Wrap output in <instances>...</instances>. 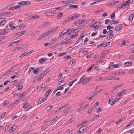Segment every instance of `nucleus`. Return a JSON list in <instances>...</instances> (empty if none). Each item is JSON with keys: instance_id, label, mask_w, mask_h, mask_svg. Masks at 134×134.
Segmentation results:
<instances>
[{"instance_id": "1", "label": "nucleus", "mask_w": 134, "mask_h": 134, "mask_svg": "<svg viewBox=\"0 0 134 134\" xmlns=\"http://www.w3.org/2000/svg\"><path fill=\"white\" fill-rule=\"evenodd\" d=\"M31 2L30 1H27L20 2L18 3V4L21 5H24L29 4Z\"/></svg>"}, {"instance_id": "2", "label": "nucleus", "mask_w": 134, "mask_h": 134, "mask_svg": "<svg viewBox=\"0 0 134 134\" xmlns=\"http://www.w3.org/2000/svg\"><path fill=\"white\" fill-rule=\"evenodd\" d=\"M14 13H12L10 12H3L0 13V16H7V15H12L14 14Z\"/></svg>"}, {"instance_id": "3", "label": "nucleus", "mask_w": 134, "mask_h": 134, "mask_svg": "<svg viewBox=\"0 0 134 134\" xmlns=\"http://www.w3.org/2000/svg\"><path fill=\"white\" fill-rule=\"evenodd\" d=\"M23 108H25L26 110H28L30 109L31 106L28 103H25L24 105Z\"/></svg>"}, {"instance_id": "4", "label": "nucleus", "mask_w": 134, "mask_h": 134, "mask_svg": "<svg viewBox=\"0 0 134 134\" xmlns=\"http://www.w3.org/2000/svg\"><path fill=\"white\" fill-rule=\"evenodd\" d=\"M123 25L122 24H119L115 28V30L116 31H119L122 28Z\"/></svg>"}, {"instance_id": "5", "label": "nucleus", "mask_w": 134, "mask_h": 134, "mask_svg": "<svg viewBox=\"0 0 134 134\" xmlns=\"http://www.w3.org/2000/svg\"><path fill=\"white\" fill-rule=\"evenodd\" d=\"M81 77H83L82 78V83L83 84H86L90 81V79L87 78L85 76H83Z\"/></svg>"}, {"instance_id": "6", "label": "nucleus", "mask_w": 134, "mask_h": 134, "mask_svg": "<svg viewBox=\"0 0 134 134\" xmlns=\"http://www.w3.org/2000/svg\"><path fill=\"white\" fill-rule=\"evenodd\" d=\"M56 13L52 12H47L45 13V14L47 16H52L56 14Z\"/></svg>"}, {"instance_id": "7", "label": "nucleus", "mask_w": 134, "mask_h": 134, "mask_svg": "<svg viewBox=\"0 0 134 134\" xmlns=\"http://www.w3.org/2000/svg\"><path fill=\"white\" fill-rule=\"evenodd\" d=\"M17 126L16 125H13V126L9 130V132L11 133L13 131L16 129Z\"/></svg>"}, {"instance_id": "8", "label": "nucleus", "mask_w": 134, "mask_h": 134, "mask_svg": "<svg viewBox=\"0 0 134 134\" xmlns=\"http://www.w3.org/2000/svg\"><path fill=\"white\" fill-rule=\"evenodd\" d=\"M88 127V125H87L85 126H83L81 127L80 128V130H81V131L82 132L87 128Z\"/></svg>"}, {"instance_id": "9", "label": "nucleus", "mask_w": 134, "mask_h": 134, "mask_svg": "<svg viewBox=\"0 0 134 134\" xmlns=\"http://www.w3.org/2000/svg\"><path fill=\"white\" fill-rule=\"evenodd\" d=\"M74 2L75 1H74V0H67L63 1V2L65 4L72 3Z\"/></svg>"}, {"instance_id": "10", "label": "nucleus", "mask_w": 134, "mask_h": 134, "mask_svg": "<svg viewBox=\"0 0 134 134\" xmlns=\"http://www.w3.org/2000/svg\"><path fill=\"white\" fill-rule=\"evenodd\" d=\"M46 34H45V33H44V34H42V35H41L40 37H38L37 38V41H39V40H41L42 39L44 38V37H46Z\"/></svg>"}, {"instance_id": "11", "label": "nucleus", "mask_w": 134, "mask_h": 134, "mask_svg": "<svg viewBox=\"0 0 134 134\" xmlns=\"http://www.w3.org/2000/svg\"><path fill=\"white\" fill-rule=\"evenodd\" d=\"M47 60V59H45L44 58H40L39 59V62L40 63L42 64L45 62Z\"/></svg>"}, {"instance_id": "12", "label": "nucleus", "mask_w": 134, "mask_h": 134, "mask_svg": "<svg viewBox=\"0 0 134 134\" xmlns=\"http://www.w3.org/2000/svg\"><path fill=\"white\" fill-rule=\"evenodd\" d=\"M113 31L112 30H110L108 31L107 34L109 36H110L112 38L113 37Z\"/></svg>"}, {"instance_id": "13", "label": "nucleus", "mask_w": 134, "mask_h": 134, "mask_svg": "<svg viewBox=\"0 0 134 134\" xmlns=\"http://www.w3.org/2000/svg\"><path fill=\"white\" fill-rule=\"evenodd\" d=\"M68 38V37L66 38V39H67V40L65 41H64V44H68V43H71V39L70 38Z\"/></svg>"}, {"instance_id": "14", "label": "nucleus", "mask_w": 134, "mask_h": 134, "mask_svg": "<svg viewBox=\"0 0 134 134\" xmlns=\"http://www.w3.org/2000/svg\"><path fill=\"white\" fill-rule=\"evenodd\" d=\"M134 17L133 14H132L130 15L129 18V19L130 21L132 22V21Z\"/></svg>"}, {"instance_id": "15", "label": "nucleus", "mask_w": 134, "mask_h": 134, "mask_svg": "<svg viewBox=\"0 0 134 134\" xmlns=\"http://www.w3.org/2000/svg\"><path fill=\"white\" fill-rule=\"evenodd\" d=\"M132 64V63L130 62H125L124 63V65L126 66H129L131 65Z\"/></svg>"}, {"instance_id": "16", "label": "nucleus", "mask_w": 134, "mask_h": 134, "mask_svg": "<svg viewBox=\"0 0 134 134\" xmlns=\"http://www.w3.org/2000/svg\"><path fill=\"white\" fill-rule=\"evenodd\" d=\"M125 92V90H121L118 94V96H121Z\"/></svg>"}, {"instance_id": "17", "label": "nucleus", "mask_w": 134, "mask_h": 134, "mask_svg": "<svg viewBox=\"0 0 134 134\" xmlns=\"http://www.w3.org/2000/svg\"><path fill=\"white\" fill-rule=\"evenodd\" d=\"M113 76H108L107 77H105L104 78V80H111L113 79Z\"/></svg>"}, {"instance_id": "18", "label": "nucleus", "mask_w": 134, "mask_h": 134, "mask_svg": "<svg viewBox=\"0 0 134 134\" xmlns=\"http://www.w3.org/2000/svg\"><path fill=\"white\" fill-rule=\"evenodd\" d=\"M28 54H29V53L28 52H24L20 55V58H23L25 56L27 55Z\"/></svg>"}, {"instance_id": "19", "label": "nucleus", "mask_w": 134, "mask_h": 134, "mask_svg": "<svg viewBox=\"0 0 134 134\" xmlns=\"http://www.w3.org/2000/svg\"><path fill=\"white\" fill-rule=\"evenodd\" d=\"M39 70V68L38 67L33 71V73L35 74H37L38 73Z\"/></svg>"}, {"instance_id": "20", "label": "nucleus", "mask_w": 134, "mask_h": 134, "mask_svg": "<svg viewBox=\"0 0 134 134\" xmlns=\"http://www.w3.org/2000/svg\"><path fill=\"white\" fill-rule=\"evenodd\" d=\"M97 57V54L95 53H93L90 55V58H93Z\"/></svg>"}, {"instance_id": "21", "label": "nucleus", "mask_w": 134, "mask_h": 134, "mask_svg": "<svg viewBox=\"0 0 134 134\" xmlns=\"http://www.w3.org/2000/svg\"><path fill=\"white\" fill-rule=\"evenodd\" d=\"M68 53V52H64L63 53H61L59 54L58 55V57H61L62 56Z\"/></svg>"}, {"instance_id": "22", "label": "nucleus", "mask_w": 134, "mask_h": 134, "mask_svg": "<svg viewBox=\"0 0 134 134\" xmlns=\"http://www.w3.org/2000/svg\"><path fill=\"white\" fill-rule=\"evenodd\" d=\"M70 5L71 8H77L78 7V6L76 5H72V4H70Z\"/></svg>"}, {"instance_id": "23", "label": "nucleus", "mask_w": 134, "mask_h": 134, "mask_svg": "<svg viewBox=\"0 0 134 134\" xmlns=\"http://www.w3.org/2000/svg\"><path fill=\"white\" fill-rule=\"evenodd\" d=\"M19 64H18L15 66L13 68L11 69V70H15L19 68Z\"/></svg>"}, {"instance_id": "24", "label": "nucleus", "mask_w": 134, "mask_h": 134, "mask_svg": "<svg viewBox=\"0 0 134 134\" xmlns=\"http://www.w3.org/2000/svg\"><path fill=\"white\" fill-rule=\"evenodd\" d=\"M44 101V100L43 98H39L38 100V104H40L42 103V102Z\"/></svg>"}, {"instance_id": "25", "label": "nucleus", "mask_w": 134, "mask_h": 134, "mask_svg": "<svg viewBox=\"0 0 134 134\" xmlns=\"http://www.w3.org/2000/svg\"><path fill=\"white\" fill-rule=\"evenodd\" d=\"M71 58V57L70 56H65L64 57V59L65 60V61L67 60V59H69Z\"/></svg>"}, {"instance_id": "26", "label": "nucleus", "mask_w": 134, "mask_h": 134, "mask_svg": "<svg viewBox=\"0 0 134 134\" xmlns=\"http://www.w3.org/2000/svg\"><path fill=\"white\" fill-rule=\"evenodd\" d=\"M39 18V16L38 15H35L33 16H31L30 17V19H34L38 18Z\"/></svg>"}, {"instance_id": "27", "label": "nucleus", "mask_w": 134, "mask_h": 134, "mask_svg": "<svg viewBox=\"0 0 134 134\" xmlns=\"http://www.w3.org/2000/svg\"><path fill=\"white\" fill-rule=\"evenodd\" d=\"M49 69H47L46 70L44 71L43 72V74L44 75H45L47 73H48L49 71Z\"/></svg>"}, {"instance_id": "28", "label": "nucleus", "mask_w": 134, "mask_h": 134, "mask_svg": "<svg viewBox=\"0 0 134 134\" xmlns=\"http://www.w3.org/2000/svg\"><path fill=\"white\" fill-rule=\"evenodd\" d=\"M8 33V32L6 30H5L3 31L2 32H1L0 33V35H4L6 33Z\"/></svg>"}, {"instance_id": "29", "label": "nucleus", "mask_w": 134, "mask_h": 134, "mask_svg": "<svg viewBox=\"0 0 134 134\" xmlns=\"http://www.w3.org/2000/svg\"><path fill=\"white\" fill-rule=\"evenodd\" d=\"M63 15V13L61 12L58 13L57 16V18L58 19H60V17L62 16Z\"/></svg>"}, {"instance_id": "30", "label": "nucleus", "mask_w": 134, "mask_h": 134, "mask_svg": "<svg viewBox=\"0 0 134 134\" xmlns=\"http://www.w3.org/2000/svg\"><path fill=\"white\" fill-rule=\"evenodd\" d=\"M7 20H4L0 22L1 25L3 26L4 24L6 23Z\"/></svg>"}, {"instance_id": "31", "label": "nucleus", "mask_w": 134, "mask_h": 134, "mask_svg": "<svg viewBox=\"0 0 134 134\" xmlns=\"http://www.w3.org/2000/svg\"><path fill=\"white\" fill-rule=\"evenodd\" d=\"M93 107H91V108H90L88 111V114L89 115L90 114L91 112L93 110Z\"/></svg>"}, {"instance_id": "32", "label": "nucleus", "mask_w": 134, "mask_h": 134, "mask_svg": "<svg viewBox=\"0 0 134 134\" xmlns=\"http://www.w3.org/2000/svg\"><path fill=\"white\" fill-rule=\"evenodd\" d=\"M133 1V0H128L127 1L125 2V3L126 4H127V5L128 4H129L130 3V4H131L132 3Z\"/></svg>"}, {"instance_id": "33", "label": "nucleus", "mask_w": 134, "mask_h": 134, "mask_svg": "<svg viewBox=\"0 0 134 134\" xmlns=\"http://www.w3.org/2000/svg\"><path fill=\"white\" fill-rule=\"evenodd\" d=\"M75 30L74 29H71V32H70V33L69 34H68V35H69L70 34H74L75 32H74V30Z\"/></svg>"}, {"instance_id": "34", "label": "nucleus", "mask_w": 134, "mask_h": 134, "mask_svg": "<svg viewBox=\"0 0 134 134\" xmlns=\"http://www.w3.org/2000/svg\"><path fill=\"white\" fill-rule=\"evenodd\" d=\"M71 110L70 108H68L65 111H64L63 112L64 114L67 113L68 112H69L70 110Z\"/></svg>"}, {"instance_id": "35", "label": "nucleus", "mask_w": 134, "mask_h": 134, "mask_svg": "<svg viewBox=\"0 0 134 134\" xmlns=\"http://www.w3.org/2000/svg\"><path fill=\"white\" fill-rule=\"evenodd\" d=\"M75 60L74 59H72L70 60L69 62L70 64L72 65L75 62Z\"/></svg>"}, {"instance_id": "36", "label": "nucleus", "mask_w": 134, "mask_h": 134, "mask_svg": "<svg viewBox=\"0 0 134 134\" xmlns=\"http://www.w3.org/2000/svg\"><path fill=\"white\" fill-rule=\"evenodd\" d=\"M115 13L114 12L111 15L110 18L113 19L115 18Z\"/></svg>"}, {"instance_id": "37", "label": "nucleus", "mask_w": 134, "mask_h": 134, "mask_svg": "<svg viewBox=\"0 0 134 134\" xmlns=\"http://www.w3.org/2000/svg\"><path fill=\"white\" fill-rule=\"evenodd\" d=\"M114 28V27L113 26H111L109 25L107 27V29L108 30H110L111 29H113Z\"/></svg>"}, {"instance_id": "38", "label": "nucleus", "mask_w": 134, "mask_h": 134, "mask_svg": "<svg viewBox=\"0 0 134 134\" xmlns=\"http://www.w3.org/2000/svg\"><path fill=\"white\" fill-rule=\"evenodd\" d=\"M84 36H82L75 43H79V42H80L81 40H82V39L83 38V37H84Z\"/></svg>"}, {"instance_id": "39", "label": "nucleus", "mask_w": 134, "mask_h": 134, "mask_svg": "<svg viewBox=\"0 0 134 134\" xmlns=\"http://www.w3.org/2000/svg\"><path fill=\"white\" fill-rule=\"evenodd\" d=\"M68 20H74L75 19V17L74 15L73 16H72L68 18Z\"/></svg>"}, {"instance_id": "40", "label": "nucleus", "mask_w": 134, "mask_h": 134, "mask_svg": "<svg viewBox=\"0 0 134 134\" xmlns=\"http://www.w3.org/2000/svg\"><path fill=\"white\" fill-rule=\"evenodd\" d=\"M50 29H49L47 32L44 33L46 35V36H48V35H49L51 33H50Z\"/></svg>"}, {"instance_id": "41", "label": "nucleus", "mask_w": 134, "mask_h": 134, "mask_svg": "<svg viewBox=\"0 0 134 134\" xmlns=\"http://www.w3.org/2000/svg\"><path fill=\"white\" fill-rule=\"evenodd\" d=\"M15 35L16 36H20L21 35V32H18L17 33L15 34Z\"/></svg>"}, {"instance_id": "42", "label": "nucleus", "mask_w": 134, "mask_h": 134, "mask_svg": "<svg viewBox=\"0 0 134 134\" xmlns=\"http://www.w3.org/2000/svg\"><path fill=\"white\" fill-rule=\"evenodd\" d=\"M122 8H123V7H122V4H120L118 5L116 7V8H120L121 9Z\"/></svg>"}, {"instance_id": "43", "label": "nucleus", "mask_w": 134, "mask_h": 134, "mask_svg": "<svg viewBox=\"0 0 134 134\" xmlns=\"http://www.w3.org/2000/svg\"><path fill=\"white\" fill-rule=\"evenodd\" d=\"M35 69V68L34 67H30L29 69L28 73H30L31 71Z\"/></svg>"}, {"instance_id": "44", "label": "nucleus", "mask_w": 134, "mask_h": 134, "mask_svg": "<svg viewBox=\"0 0 134 134\" xmlns=\"http://www.w3.org/2000/svg\"><path fill=\"white\" fill-rule=\"evenodd\" d=\"M68 18L66 20H65L63 22V25H65L67 23V22H69L70 20H68Z\"/></svg>"}, {"instance_id": "45", "label": "nucleus", "mask_w": 134, "mask_h": 134, "mask_svg": "<svg viewBox=\"0 0 134 134\" xmlns=\"http://www.w3.org/2000/svg\"><path fill=\"white\" fill-rule=\"evenodd\" d=\"M129 73L130 74H134V69H130L129 71Z\"/></svg>"}, {"instance_id": "46", "label": "nucleus", "mask_w": 134, "mask_h": 134, "mask_svg": "<svg viewBox=\"0 0 134 134\" xmlns=\"http://www.w3.org/2000/svg\"><path fill=\"white\" fill-rule=\"evenodd\" d=\"M9 103V101L7 100H6L2 105L3 106H6L8 103Z\"/></svg>"}, {"instance_id": "47", "label": "nucleus", "mask_w": 134, "mask_h": 134, "mask_svg": "<svg viewBox=\"0 0 134 134\" xmlns=\"http://www.w3.org/2000/svg\"><path fill=\"white\" fill-rule=\"evenodd\" d=\"M88 121H83V122H82L79 125H80L81 126H82L83 125H84V124H85V123H87L88 122Z\"/></svg>"}, {"instance_id": "48", "label": "nucleus", "mask_w": 134, "mask_h": 134, "mask_svg": "<svg viewBox=\"0 0 134 134\" xmlns=\"http://www.w3.org/2000/svg\"><path fill=\"white\" fill-rule=\"evenodd\" d=\"M63 7H65L67 9H69L70 8H71L70 5H66L63 6Z\"/></svg>"}, {"instance_id": "49", "label": "nucleus", "mask_w": 134, "mask_h": 134, "mask_svg": "<svg viewBox=\"0 0 134 134\" xmlns=\"http://www.w3.org/2000/svg\"><path fill=\"white\" fill-rule=\"evenodd\" d=\"M74 24L75 26H78L80 24L79 21H77L74 23Z\"/></svg>"}, {"instance_id": "50", "label": "nucleus", "mask_w": 134, "mask_h": 134, "mask_svg": "<svg viewBox=\"0 0 134 134\" xmlns=\"http://www.w3.org/2000/svg\"><path fill=\"white\" fill-rule=\"evenodd\" d=\"M25 47V46H23L20 47H17V48H18V49H23V48H24Z\"/></svg>"}, {"instance_id": "51", "label": "nucleus", "mask_w": 134, "mask_h": 134, "mask_svg": "<svg viewBox=\"0 0 134 134\" xmlns=\"http://www.w3.org/2000/svg\"><path fill=\"white\" fill-rule=\"evenodd\" d=\"M6 114L5 112H4L3 113L2 115L0 116V119H1L2 118H4L5 115Z\"/></svg>"}, {"instance_id": "52", "label": "nucleus", "mask_w": 134, "mask_h": 134, "mask_svg": "<svg viewBox=\"0 0 134 134\" xmlns=\"http://www.w3.org/2000/svg\"><path fill=\"white\" fill-rule=\"evenodd\" d=\"M49 23V22H47L44 23L42 25V26H43V27H45L47 26L48 24Z\"/></svg>"}, {"instance_id": "53", "label": "nucleus", "mask_w": 134, "mask_h": 134, "mask_svg": "<svg viewBox=\"0 0 134 134\" xmlns=\"http://www.w3.org/2000/svg\"><path fill=\"white\" fill-rule=\"evenodd\" d=\"M51 41H50V42H47L46 43H44V45L45 46L49 45L51 44Z\"/></svg>"}, {"instance_id": "54", "label": "nucleus", "mask_w": 134, "mask_h": 134, "mask_svg": "<svg viewBox=\"0 0 134 134\" xmlns=\"http://www.w3.org/2000/svg\"><path fill=\"white\" fill-rule=\"evenodd\" d=\"M99 116V115H95L92 118V119L93 120H94L96 118H98Z\"/></svg>"}, {"instance_id": "55", "label": "nucleus", "mask_w": 134, "mask_h": 134, "mask_svg": "<svg viewBox=\"0 0 134 134\" xmlns=\"http://www.w3.org/2000/svg\"><path fill=\"white\" fill-rule=\"evenodd\" d=\"M9 127V125L8 126L7 125L5 127V131L6 132H8V129Z\"/></svg>"}, {"instance_id": "56", "label": "nucleus", "mask_w": 134, "mask_h": 134, "mask_svg": "<svg viewBox=\"0 0 134 134\" xmlns=\"http://www.w3.org/2000/svg\"><path fill=\"white\" fill-rule=\"evenodd\" d=\"M14 71V70H13V71L11 70H9L8 71L6 72V73H7V75H8L9 74H10L11 73H12V72L13 71Z\"/></svg>"}, {"instance_id": "57", "label": "nucleus", "mask_w": 134, "mask_h": 134, "mask_svg": "<svg viewBox=\"0 0 134 134\" xmlns=\"http://www.w3.org/2000/svg\"><path fill=\"white\" fill-rule=\"evenodd\" d=\"M64 77H61L59 80H58V82H60L62 81H64V79H63Z\"/></svg>"}, {"instance_id": "58", "label": "nucleus", "mask_w": 134, "mask_h": 134, "mask_svg": "<svg viewBox=\"0 0 134 134\" xmlns=\"http://www.w3.org/2000/svg\"><path fill=\"white\" fill-rule=\"evenodd\" d=\"M14 25V23L12 22H11L9 23V26L10 27H12Z\"/></svg>"}, {"instance_id": "59", "label": "nucleus", "mask_w": 134, "mask_h": 134, "mask_svg": "<svg viewBox=\"0 0 134 134\" xmlns=\"http://www.w3.org/2000/svg\"><path fill=\"white\" fill-rule=\"evenodd\" d=\"M97 33V31H96L95 32H93L91 34V36H95Z\"/></svg>"}, {"instance_id": "60", "label": "nucleus", "mask_w": 134, "mask_h": 134, "mask_svg": "<svg viewBox=\"0 0 134 134\" xmlns=\"http://www.w3.org/2000/svg\"><path fill=\"white\" fill-rule=\"evenodd\" d=\"M121 87V85H118L114 87V90H116V89Z\"/></svg>"}, {"instance_id": "61", "label": "nucleus", "mask_w": 134, "mask_h": 134, "mask_svg": "<svg viewBox=\"0 0 134 134\" xmlns=\"http://www.w3.org/2000/svg\"><path fill=\"white\" fill-rule=\"evenodd\" d=\"M108 5L109 6L114 5V2H110L108 3Z\"/></svg>"}, {"instance_id": "62", "label": "nucleus", "mask_w": 134, "mask_h": 134, "mask_svg": "<svg viewBox=\"0 0 134 134\" xmlns=\"http://www.w3.org/2000/svg\"><path fill=\"white\" fill-rule=\"evenodd\" d=\"M15 103H12L11 104L9 105V107L11 108H12L14 106V105H15Z\"/></svg>"}, {"instance_id": "63", "label": "nucleus", "mask_w": 134, "mask_h": 134, "mask_svg": "<svg viewBox=\"0 0 134 134\" xmlns=\"http://www.w3.org/2000/svg\"><path fill=\"white\" fill-rule=\"evenodd\" d=\"M113 65V67L115 68H117L119 67V65L118 64H114Z\"/></svg>"}, {"instance_id": "64", "label": "nucleus", "mask_w": 134, "mask_h": 134, "mask_svg": "<svg viewBox=\"0 0 134 134\" xmlns=\"http://www.w3.org/2000/svg\"><path fill=\"white\" fill-rule=\"evenodd\" d=\"M109 51L108 50H107L104 51L103 52V54H107L109 52Z\"/></svg>"}]
</instances>
